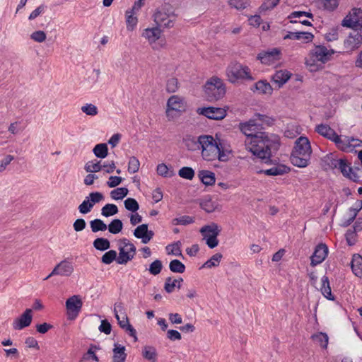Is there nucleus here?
<instances>
[{"mask_svg": "<svg viewBox=\"0 0 362 362\" xmlns=\"http://www.w3.org/2000/svg\"><path fill=\"white\" fill-rule=\"evenodd\" d=\"M240 129L246 136L245 148L265 164L274 163L271 158L279 150L280 137L277 134L262 131V124L255 120L240 123Z\"/></svg>", "mask_w": 362, "mask_h": 362, "instance_id": "nucleus-1", "label": "nucleus"}, {"mask_svg": "<svg viewBox=\"0 0 362 362\" xmlns=\"http://www.w3.org/2000/svg\"><path fill=\"white\" fill-rule=\"evenodd\" d=\"M312 149L309 139L305 136H300L295 141L291 151L290 160L291 163L298 168H305L310 164Z\"/></svg>", "mask_w": 362, "mask_h": 362, "instance_id": "nucleus-2", "label": "nucleus"}, {"mask_svg": "<svg viewBox=\"0 0 362 362\" xmlns=\"http://www.w3.org/2000/svg\"><path fill=\"white\" fill-rule=\"evenodd\" d=\"M321 162L325 170L337 168L345 177L349 178L354 182L362 183L359 175L353 171V168L349 166L346 159H337L333 153H329L321 159Z\"/></svg>", "mask_w": 362, "mask_h": 362, "instance_id": "nucleus-3", "label": "nucleus"}, {"mask_svg": "<svg viewBox=\"0 0 362 362\" xmlns=\"http://www.w3.org/2000/svg\"><path fill=\"white\" fill-rule=\"evenodd\" d=\"M204 97L209 102H216L226 95V87L223 80L214 76L208 79L204 86Z\"/></svg>", "mask_w": 362, "mask_h": 362, "instance_id": "nucleus-4", "label": "nucleus"}, {"mask_svg": "<svg viewBox=\"0 0 362 362\" xmlns=\"http://www.w3.org/2000/svg\"><path fill=\"white\" fill-rule=\"evenodd\" d=\"M226 73L228 80L232 83H236L238 80H255L251 75L250 69L239 62H235L229 65Z\"/></svg>", "mask_w": 362, "mask_h": 362, "instance_id": "nucleus-5", "label": "nucleus"}, {"mask_svg": "<svg viewBox=\"0 0 362 362\" xmlns=\"http://www.w3.org/2000/svg\"><path fill=\"white\" fill-rule=\"evenodd\" d=\"M334 53V49H327L324 45H316L310 52V59L306 61V65L309 66L310 71H316L315 62L318 61L325 64L330 60Z\"/></svg>", "mask_w": 362, "mask_h": 362, "instance_id": "nucleus-6", "label": "nucleus"}, {"mask_svg": "<svg viewBox=\"0 0 362 362\" xmlns=\"http://www.w3.org/2000/svg\"><path fill=\"white\" fill-rule=\"evenodd\" d=\"M177 15L173 11H171L170 4L164 5L160 10H158L153 14L154 21L156 25L163 26L164 28H170L174 26L175 21Z\"/></svg>", "mask_w": 362, "mask_h": 362, "instance_id": "nucleus-7", "label": "nucleus"}, {"mask_svg": "<svg viewBox=\"0 0 362 362\" xmlns=\"http://www.w3.org/2000/svg\"><path fill=\"white\" fill-rule=\"evenodd\" d=\"M202 158L207 161H212L218 159L220 161L227 160L226 155L224 153L221 144H210L209 148L202 150Z\"/></svg>", "mask_w": 362, "mask_h": 362, "instance_id": "nucleus-8", "label": "nucleus"}, {"mask_svg": "<svg viewBox=\"0 0 362 362\" xmlns=\"http://www.w3.org/2000/svg\"><path fill=\"white\" fill-rule=\"evenodd\" d=\"M341 25L343 27L354 29L355 28H362V9L354 7L341 21Z\"/></svg>", "mask_w": 362, "mask_h": 362, "instance_id": "nucleus-9", "label": "nucleus"}, {"mask_svg": "<svg viewBox=\"0 0 362 362\" xmlns=\"http://www.w3.org/2000/svg\"><path fill=\"white\" fill-rule=\"evenodd\" d=\"M83 302L78 295H74L66 301V308L69 320H74L78 315Z\"/></svg>", "mask_w": 362, "mask_h": 362, "instance_id": "nucleus-10", "label": "nucleus"}, {"mask_svg": "<svg viewBox=\"0 0 362 362\" xmlns=\"http://www.w3.org/2000/svg\"><path fill=\"white\" fill-rule=\"evenodd\" d=\"M281 52L279 48H272L268 50L260 52L257 59L259 60L262 64L265 65H271L281 59Z\"/></svg>", "mask_w": 362, "mask_h": 362, "instance_id": "nucleus-11", "label": "nucleus"}, {"mask_svg": "<svg viewBox=\"0 0 362 362\" xmlns=\"http://www.w3.org/2000/svg\"><path fill=\"white\" fill-rule=\"evenodd\" d=\"M197 113L214 120L223 119L227 115L225 109L216 107H200L197 109Z\"/></svg>", "mask_w": 362, "mask_h": 362, "instance_id": "nucleus-12", "label": "nucleus"}, {"mask_svg": "<svg viewBox=\"0 0 362 362\" xmlns=\"http://www.w3.org/2000/svg\"><path fill=\"white\" fill-rule=\"evenodd\" d=\"M272 160V158H271ZM274 161L272 165H274V166L271 168L266 170H259L257 171V174H264L267 176H277V175H283L288 173L291 171V168L284 164L279 163L278 160L273 159Z\"/></svg>", "mask_w": 362, "mask_h": 362, "instance_id": "nucleus-13", "label": "nucleus"}, {"mask_svg": "<svg viewBox=\"0 0 362 362\" xmlns=\"http://www.w3.org/2000/svg\"><path fill=\"white\" fill-rule=\"evenodd\" d=\"M73 272L74 267L72 263L66 259H64L56 265L52 272L46 278H45V280L48 279L53 275L69 276L71 275Z\"/></svg>", "mask_w": 362, "mask_h": 362, "instance_id": "nucleus-14", "label": "nucleus"}, {"mask_svg": "<svg viewBox=\"0 0 362 362\" xmlns=\"http://www.w3.org/2000/svg\"><path fill=\"white\" fill-rule=\"evenodd\" d=\"M362 44V34L355 30L350 33L344 42V46L346 52H352L358 49Z\"/></svg>", "mask_w": 362, "mask_h": 362, "instance_id": "nucleus-15", "label": "nucleus"}, {"mask_svg": "<svg viewBox=\"0 0 362 362\" xmlns=\"http://www.w3.org/2000/svg\"><path fill=\"white\" fill-rule=\"evenodd\" d=\"M328 247L325 243H319L315 247L314 252L310 257V265L315 267L322 263L328 255Z\"/></svg>", "mask_w": 362, "mask_h": 362, "instance_id": "nucleus-16", "label": "nucleus"}, {"mask_svg": "<svg viewBox=\"0 0 362 362\" xmlns=\"http://www.w3.org/2000/svg\"><path fill=\"white\" fill-rule=\"evenodd\" d=\"M315 132L325 138L334 141L336 144H339L342 142V139L340 138V136H339L336 132L327 124H320L317 125L315 127Z\"/></svg>", "mask_w": 362, "mask_h": 362, "instance_id": "nucleus-17", "label": "nucleus"}, {"mask_svg": "<svg viewBox=\"0 0 362 362\" xmlns=\"http://www.w3.org/2000/svg\"><path fill=\"white\" fill-rule=\"evenodd\" d=\"M185 103L182 99L177 95H172L167 102V117H170L171 111L182 112L185 111Z\"/></svg>", "mask_w": 362, "mask_h": 362, "instance_id": "nucleus-18", "label": "nucleus"}, {"mask_svg": "<svg viewBox=\"0 0 362 362\" xmlns=\"http://www.w3.org/2000/svg\"><path fill=\"white\" fill-rule=\"evenodd\" d=\"M32 310L28 308L19 317L14 320L13 322V328L15 330H21L30 326L32 322Z\"/></svg>", "mask_w": 362, "mask_h": 362, "instance_id": "nucleus-19", "label": "nucleus"}, {"mask_svg": "<svg viewBox=\"0 0 362 362\" xmlns=\"http://www.w3.org/2000/svg\"><path fill=\"white\" fill-rule=\"evenodd\" d=\"M114 313L118 325L122 329H125L127 327L131 325L122 303L115 304Z\"/></svg>", "mask_w": 362, "mask_h": 362, "instance_id": "nucleus-20", "label": "nucleus"}, {"mask_svg": "<svg viewBox=\"0 0 362 362\" xmlns=\"http://www.w3.org/2000/svg\"><path fill=\"white\" fill-rule=\"evenodd\" d=\"M292 74L288 70L276 71L271 77V81L277 86L278 88H281L291 77Z\"/></svg>", "mask_w": 362, "mask_h": 362, "instance_id": "nucleus-21", "label": "nucleus"}, {"mask_svg": "<svg viewBox=\"0 0 362 362\" xmlns=\"http://www.w3.org/2000/svg\"><path fill=\"white\" fill-rule=\"evenodd\" d=\"M314 38V35L310 32L300 31V32H288V33L284 37V40H303L304 42H312Z\"/></svg>", "mask_w": 362, "mask_h": 362, "instance_id": "nucleus-22", "label": "nucleus"}, {"mask_svg": "<svg viewBox=\"0 0 362 362\" xmlns=\"http://www.w3.org/2000/svg\"><path fill=\"white\" fill-rule=\"evenodd\" d=\"M250 90L253 92L258 91L261 94L272 95L273 88L267 80H259L256 82L251 88Z\"/></svg>", "mask_w": 362, "mask_h": 362, "instance_id": "nucleus-23", "label": "nucleus"}, {"mask_svg": "<svg viewBox=\"0 0 362 362\" xmlns=\"http://www.w3.org/2000/svg\"><path fill=\"white\" fill-rule=\"evenodd\" d=\"M112 362H125L127 354L125 346L118 343L114 344Z\"/></svg>", "mask_w": 362, "mask_h": 362, "instance_id": "nucleus-24", "label": "nucleus"}, {"mask_svg": "<svg viewBox=\"0 0 362 362\" xmlns=\"http://www.w3.org/2000/svg\"><path fill=\"white\" fill-rule=\"evenodd\" d=\"M198 177L201 182L206 186H211L215 184V174L211 171L207 170H200L198 173Z\"/></svg>", "mask_w": 362, "mask_h": 362, "instance_id": "nucleus-25", "label": "nucleus"}, {"mask_svg": "<svg viewBox=\"0 0 362 362\" xmlns=\"http://www.w3.org/2000/svg\"><path fill=\"white\" fill-rule=\"evenodd\" d=\"M160 34L161 30L157 25L155 28L145 29L142 33V36L147 39L150 43H153L160 38Z\"/></svg>", "mask_w": 362, "mask_h": 362, "instance_id": "nucleus-26", "label": "nucleus"}, {"mask_svg": "<svg viewBox=\"0 0 362 362\" xmlns=\"http://www.w3.org/2000/svg\"><path fill=\"white\" fill-rule=\"evenodd\" d=\"M322 286L320 288V291L322 294L329 300H334L335 296L332 293V290L330 287V284L329 281V278L327 276H323L322 277Z\"/></svg>", "mask_w": 362, "mask_h": 362, "instance_id": "nucleus-27", "label": "nucleus"}, {"mask_svg": "<svg viewBox=\"0 0 362 362\" xmlns=\"http://www.w3.org/2000/svg\"><path fill=\"white\" fill-rule=\"evenodd\" d=\"M351 267L353 273L360 277L362 275V256L359 254H354L351 262Z\"/></svg>", "mask_w": 362, "mask_h": 362, "instance_id": "nucleus-28", "label": "nucleus"}, {"mask_svg": "<svg viewBox=\"0 0 362 362\" xmlns=\"http://www.w3.org/2000/svg\"><path fill=\"white\" fill-rule=\"evenodd\" d=\"M134 14L133 10H127L125 12L127 29L129 31H133L138 23V18Z\"/></svg>", "mask_w": 362, "mask_h": 362, "instance_id": "nucleus-29", "label": "nucleus"}, {"mask_svg": "<svg viewBox=\"0 0 362 362\" xmlns=\"http://www.w3.org/2000/svg\"><path fill=\"white\" fill-rule=\"evenodd\" d=\"M118 249L119 256L117 257V262L119 264H126L134 258V254H131L128 250L125 251L124 247L119 246Z\"/></svg>", "mask_w": 362, "mask_h": 362, "instance_id": "nucleus-30", "label": "nucleus"}, {"mask_svg": "<svg viewBox=\"0 0 362 362\" xmlns=\"http://www.w3.org/2000/svg\"><path fill=\"white\" fill-rule=\"evenodd\" d=\"M216 230L212 231L211 235H204L203 238L206 240V244L210 249H214L218 245V240L217 237L218 235V230L215 228Z\"/></svg>", "mask_w": 362, "mask_h": 362, "instance_id": "nucleus-31", "label": "nucleus"}, {"mask_svg": "<svg viewBox=\"0 0 362 362\" xmlns=\"http://www.w3.org/2000/svg\"><path fill=\"white\" fill-rule=\"evenodd\" d=\"M200 207L207 213H212L216 209V203L209 196L200 201Z\"/></svg>", "mask_w": 362, "mask_h": 362, "instance_id": "nucleus-32", "label": "nucleus"}, {"mask_svg": "<svg viewBox=\"0 0 362 362\" xmlns=\"http://www.w3.org/2000/svg\"><path fill=\"white\" fill-rule=\"evenodd\" d=\"M93 152L98 158L103 159L106 158L108 155L107 144L105 143L96 144L93 149Z\"/></svg>", "mask_w": 362, "mask_h": 362, "instance_id": "nucleus-33", "label": "nucleus"}, {"mask_svg": "<svg viewBox=\"0 0 362 362\" xmlns=\"http://www.w3.org/2000/svg\"><path fill=\"white\" fill-rule=\"evenodd\" d=\"M142 356L151 362H156L157 351L154 346H145L142 350Z\"/></svg>", "mask_w": 362, "mask_h": 362, "instance_id": "nucleus-34", "label": "nucleus"}, {"mask_svg": "<svg viewBox=\"0 0 362 362\" xmlns=\"http://www.w3.org/2000/svg\"><path fill=\"white\" fill-rule=\"evenodd\" d=\"M93 245L97 250L103 252L110 248V242L105 238H97L94 240Z\"/></svg>", "mask_w": 362, "mask_h": 362, "instance_id": "nucleus-35", "label": "nucleus"}, {"mask_svg": "<svg viewBox=\"0 0 362 362\" xmlns=\"http://www.w3.org/2000/svg\"><path fill=\"white\" fill-rule=\"evenodd\" d=\"M223 257V255L220 252H217L216 254H214V255H212V257L208 259L206 262H204L202 267H200V269H203V268H212V267H218L219 265V263Z\"/></svg>", "mask_w": 362, "mask_h": 362, "instance_id": "nucleus-36", "label": "nucleus"}, {"mask_svg": "<svg viewBox=\"0 0 362 362\" xmlns=\"http://www.w3.org/2000/svg\"><path fill=\"white\" fill-rule=\"evenodd\" d=\"M109 233L116 235L120 233L123 229V223L119 218H115L110 221V223L107 225V228Z\"/></svg>", "mask_w": 362, "mask_h": 362, "instance_id": "nucleus-37", "label": "nucleus"}, {"mask_svg": "<svg viewBox=\"0 0 362 362\" xmlns=\"http://www.w3.org/2000/svg\"><path fill=\"white\" fill-rule=\"evenodd\" d=\"M90 226L93 233L105 231L107 228L106 223L100 218H95L90 221Z\"/></svg>", "mask_w": 362, "mask_h": 362, "instance_id": "nucleus-38", "label": "nucleus"}, {"mask_svg": "<svg viewBox=\"0 0 362 362\" xmlns=\"http://www.w3.org/2000/svg\"><path fill=\"white\" fill-rule=\"evenodd\" d=\"M169 269L173 273H184L186 269L185 265L179 259H175L170 262Z\"/></svg>", "mask_w": 362, "mask_h": 362, "instance_id": "nucleus-39", "label": "nucleus"}, {"mask_svg": "<svg viewBox=\"0 0 362 362\" xmlns=\"http://www.w3.org/2000/svg\"><path fill=\"white\" fill-rule=\"evenodd\" d=\"M100 347L98 345H95L93 344H91L90 345L89 349H88L87 352L83 354V358L84 360H88L91 358L92 360L98 362L99 359L97 355L95 354V351L97 350H100Z\"/></svg>", "mask_w": 362, "mask_h": 362, "instance_id": "nucleus-40", "label": "nucleus"}, {"mask_svg": "<svg viewBox=\"0 0 362 362\" xmlns=\"http://www.w3.org/2000/svg\"><path fill=\"white\" fill-rule=\"evenodd\" d=\"M312 339L318 342L322 349H327L328 345L329 337L325 332H319L312 335Z\"/></svg>", "mask_w": 362, "mask_h": 362, "instance_id": "nucleus-41", "label": "nucleus"}, {"mask_svg": "<svg viewBox=\"0 0 362 362\" xmlns=\"http://www.w3.org/2000/svg\"><path fill=\"white\" fill-rule=\"evenodd\" d=\"M199 144L201 146L202 150L205 148H209L210 144H216V141L212 136L210 135H202L198 137L197 140Z\"/></svg>", "mask_w": 362, "mask_h": 362, "instance_id": "nucleus-42", "label": "nucleus"}, {"mask_svg": "<svg viewBox=\"0 0 362 362\" xmlns=\"http://www.w3.org/2000/svg\"><path fill=\"white\" fill-rule=\"evenodd\" d=\"M118 213V208L114 204H107L101 209V215L110 217Z\"/></svg>", "mask_w": 362, "mask_h": 362, "instance_id": "nucleus-43", "label": "nucleus"}, {"mask_svg": "<svg viewBox=\"0 0 362 362\" xmlns=\"http://www.w3.org/2000/svg\"><path fill=\"white\" fill-rule=\"evenodd\" d=\"M129 193V190L126 187H118L110 192V197L112 199L119 200L124 198Z\"/></svg>", "mask_w": 362, "mask_h": 362, "instance_id": "nucleus-44", "label": "nucleus"}, {"mask_svg": "<svg viewBox=\"0 0 362 362\" xmlns=\"http://www.w3.org/2000/svg\"><path fill=\"white\" fill-rule=\"evenodd\" d=\"M156 171L158 175L163 177H171L175 175L173 170H169L165 163H160L157 165Z\"/></svg>", "mask_w": 362, "mask_h": 362, "instance_id": "nucleus-45", "label": "nucleus"}, {"mask_svg": "<svg viewBox=\"0 0 362 362\" xmlns=\"http://www.w3.org/2000/svg\"><path fill=\"white\" fill-rule=\"evenodd\" d=\"M195 175V172L191 167L185 166L178 171V175L184 179L192 180Z\"/></svg>", "mask_w": 362, "mask_h": 362, "instance_id": "nucleus-46", "label": "nucleus"}, {"mask_svg": "<svg viewBox=\"0 0 362 362\" xmlns=\"http://www.w3.org/2000/svg\"><path fill=\"white\" fill-rule=\"evenodd\" d=\"M124 207L127 210L136 213L139 209V204L134 198L129 197L124 202Z\"/></svg>", "mask_w": 362, "mask_h": 362, "instance_id": "nucleus-47", "label": "nucleus"}, {"mask_svg": "<svg viewBox=\"0 0 362 362\" xmlns=\"http://www.w3.org/2000/svg\"><path fill=\"white\" fill-rule=\"evenodd\" d=\"M181 242L177 241L173 243V244L168 245L166 247V250H168V254H172L175 256H179L183 257V255L181 252Z\"/></svg>", "mask_w": 362, "mask_h": 362, "instance_id": "nucleus-48", "label": "nucleus"}, {"mask_svg": "<svg viewBox=\"0 0 362 362\" xmlns=\"http://www.w3.org/2000/svg\"><path fill=\"white\" fill-rule=\"evenodd\" d=\"M117 253L115 250H109L102 256L101 262L105 264H110L113 261H117Z\"/></svg>", "mask_w": 362, "mask_h": 362, "instance_id": "nucleus-49", "label": "nucleus"}, {"mask_svg": "<svg viewBox=\"0 0 362 362\" xmlns=\"http://www.w3.org/2000/svg\"><path fill=\"white\" fill-rule=\"evenodd\" d=\"M163 269V263L160 259H156L149 265L148 272L152 275H158Z\"/></svg>", "mask_w": 362, "mask_h": 362, "instance_id": "nucleus-50", "label": "nucleus"}, {"mask_svg": "<svg viewBox=\"0 0 362 362\" xmlns=\"http://www.w3.org/2000/svg\"><path fill=\"white\" fill-rule=\"evenodd\" d=\"M357 232L355 229L350 228L345 233V238L346 240V243L349 246H353L356 244L357 241Z\"/></svg>", "mask_w": 362, "mask_h": 362, "instance_id": "nucleus-51", "label": "nucleus"}, {"mask_svg": "<svg viewBox=\"0 0 362 362\" xmlns=\"http://www.w3.org/2000/svg\"><path fill=\"white\" fill-rule=\"evenodd\" d=\"M194 222V219L193 217L184 215L179 218H175L173 219V225H183L187 226L188 224L193 223Z\"/></svg>", "mask_w": 362, "mask_h": 362, "instance_id": "nucleus-52", "label": "nucleus"}, {"mask_svg": "<svg viewBox=\"0 0 362 362\" xmlns=\"http://www.w3.org/2000/svg\"><path fill=\"white\" fill-rule=\"evenodd\" d=\"M215 228H216L218 230V235H219L221 231V229L218 226L217 223H214V222L211 223L209 225L204 226L200 229V233L202 235V236H204V235H211V234H212L213 230H216Z\"/></svg>", "mask_w": 362, "mask_h": 362, "instance_id": "nucleus-53", "label": "nucleus"}, {"mask_svg": "<svg viewBox=\"0 0 362 362\" xmlns=\"http://www.w3.org/2000/svg\"><path fill=\"white\" fill-rule=\"evenodd\" d=\"M140 162L135 156H131L128 162V172L129 173H135L139 171Z\"/></svg>", "mask_w": 362, "mask_h": 362, "instance_id": "nucleus-54", "label": "nucleus"}, {"mask_svg": "<svg viewBox=\"0 0 362 362\" xmlns=\"http://www.w3.org/2000/svg\"><path fill=\"white\" fill-rule=\"evenodd\" d=\"M280 0H264V1L259 6V10L260 12H265L267 11H270L276 7Z\"/></svg>", "mask_w": 362, "mask_h": 362, "instance_id": "nucleus-55", "label": "nucleus"}, {"mask_svg": "<svg viewBox=\"0 0 362 362\" xmlns=\"http://www.w3.org/2000/svg\"><path fill=\"white\" fill-rule=\"evenodd\" d=\"M84 169L87 173H94L100 172L102 170L101 161H97L95 163H92V162H88L85 166Z\"/></svg>", "mask_w": 362, "mask_h": 362, "instance_id": "nucleus-56", "label": "nucleus"}, {"mask_svg": "<svg viewBox=\"0 0 362 362\" xmlns=\"http://www.w3.org/2000/svg\"><path fill=\"white\" fill-rule=\"evenodd\" d=\"M93 206L94 205L89 201V199L86 198V199L83 200L78 206V209L81 214H86L91 211Z\"/></svg>", "mask_w": 362, "mask_h": 362, "instance_id": "nucleus-57", "label": "nucleus"}, {"mask_svg": "<svg viewBox=\"0 0 362 362\" xmlns=\"http://www.w3.org/2000/svg\"><path fill=\"white\" fill-rule=\"evenodd\" d=\"M81 110L83 112L89 116H95L98 113V107L91 103L86 104L82 106Z\"/></svg>", "mask_w": 362, "mask_h": 362, "instance_id": "nucleus-58", "label": "nucleus"}, {"mask_svg": "<svg viewBox=\"0 0 362 362\" xmlns=\"http://www.w3.org/2000/svg\"><path fill=\"white\" fill-rule=\"evenodd\" d=\"M178 89V81L176 78H170L166 83V91L169 93H175Z\"/></svg>", "mask_w": 362, "mask_h": 362, "instance_id": "nucleus-59", "label": "nucleus"}, {"mask_svg": "<svg viewBox=\"0 0 362 362\" xmlns=\"http://www.w3.org/2000/svg\"><path fill=\"white\" fill-rule=\"evenodd\" d=\"M148 224L144 223L138 226L134 230L133 234L136 238L141 239V242L143 243V238H144V235L146 231H147Z\"/></svg>", "mask_w": 362, "mask_h": 362, "instance_id": "nucleus-60", "label": "nucleus"}, {"mask_svg": "<svg viewBox=\"0 0 362 362\" xmlns=\"http://www.w3.org/2000/svg\"><path fill=\"white\" fill-rule=\"evenodd\" d=\"M336 145L343 151H351L356 146H359V144H350L349 137L347 136H346V140H342L341 143Z\"/></svg>", "mask_w": 362, "mask_h": 362, "instance_id": "nucleus-61", "label": "nucleus"}, {"mask_svg": "<svg viewBox=\"0 0 362 362\" xmlns=\"http://www.w3.org/2000/svg\"><path fill=\"white\" fill-rule=\"evenodd\" d=\"M86 199H88L89 201L95 205L97 203H99L100 201L104 199V195L99 192H93L89 194Z\"/></svg>", "mask_w": 362, "mask_h": 362, "instance_id": "nucleus-62", "label": "nucleus"}, {"mask_svg": "<svg viewBox=\"0 0 362 362\" xmlns=\"http://www.w3.org/2000/svg\"><path fill=\"white\" fill-rule=\"evenodd\" d=\"M30 37L35 42H42L46 39V33L42 30L35 31L31 34Z\"/></svg>", "mask_w": 362, "mask_h": 362, "instance_id": "nucleus-63", "label": "nucleus"}, {"mask_svg": "<svg viewBox=\"0 0 362 362\" xmlns=\"http://www.w3.org/2000/svg\"><path fill=\"white\" fill-rule=\"evenodd\" d=\"M98 329L100 332L105 333V334H110L112 331V325L107 320H103L101 321V324Z\"/></svg>", "mask_w": 362, "mask_h": 362, "instance_id": "nucleus-64", "label": "nucleus"}]
</instances>
